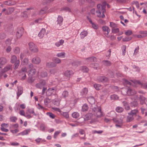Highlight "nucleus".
Returning a JSON list of instances; mask_svg holds the SVG:
<instances>
[{"label":"nucleus","mask_w":147,"mask_h":147,"mask_svg":"<svg viewBox=\"0 0 147 147\" xmlns=\"http://www.w3.org/2000/svg\"><path fill=\"white\" fill-rule=\"evenodd\" d=\"M7 62V59L4 58H0V67L1 68V66L5 65Z\"/></svg>","instance_id":"obj_20"},{"label":"nucleus","mask_w":147,"mask_h":147,"mask_svg":"<svg viewBox=\"0 0 147 147\" xmlns=\"http://www.w3.org/2000/svg\"><path fill=\"white\" fill-rule=\"evenodd\" d=\"M28 58H25L22 61L21 64L23 65H27L28 64Z\"/></svg>","instance_id":"obj_32"},{"label":"nucleus","mask_w":147,"mask_h":147,"mask_svg":"<svg viewBox=\"0 0 147 147\" xmlns=\"http://www.w3.org/2000/svg\"><path fill=\"white\" fill-rule=\"evenodd\" d=\"M19 127L18 124L17 123L14 124H11L10 125L9 128L10 129H16L17 128Z\"/></svg>","instance_id":"obj_41"},{"label":"nucleus","mask_w":147,"mask_h":147,"mask_svg":"<svg viewBox=\"0 0 147 147\" xmlns=\"http://www.w3.org/2000/svg\"><path fill=\"white\" fill-rule=\"evenodd\" d=\"M65 52H62L57 54L56 55V56L57 57L64 58L65 57Z\"/></svg>","instance_id":"obj_49"},{"label":"nucleus","mask_w":147,"mask_h":147,"mask_svg":"<svg viewBox=\"0 0 147 147\" xmlns=\"http://www.w3.org/2000/svg\"><path fill=\"white\" fill-rule=\"evenodd\" d=\"M13 50L15 54H19L20 53V49L19 47H16L13 49Z\"/></svg>","instance_id":"obj_52"},{"label":"nucleus","mask_w":147,"mask_h":147,"mask_svg":"<svg viewBox=\"0 0 147 147\" xmlns=\"http://www.w3.org/2000/svg\"><path fill=\"white\" fill-rule=\"evenodd\" d=\"M19 113L20 114V115L21 116H24L25 117L28 119H29L31 118H32L33 117V116L32 115H26L25 112L24 110H20V109H19Z\"/></svg>","instance_id":"obj_11"},{"label":"nucleus","mask_w":147,"mask_h":147,"mask_svg":"<svg viewBox=\"0 0 147 147\" xmlns=\"http://www.w3.org/2000/svg\"><path fill=\"white\" fill-rule=\"evenodd\" d=\"M108 115L109 117L112 118L113 119L116 118L115 117L117 116L115 112L113 111H111L108 113Z\"/></svg>","instance_id":"obj_19"},{"label":"nucleus","mask_w":147,"mask_h":147,"mask_svg":"<svg viewBox=\"0 0 147 147\" xmlns=\"http://www.w3.org/2000/svg\"><path fill=\"white\" fill-rule=\"evenodd\" d=\"M63 20V17L61 16H59L57 21V24H59V26L61 25L62 24Z\"/></svg>","instance_id":"obj_24"},{"label":"nucleus","mask_w":147,"mask_h":147,"mask_svg":"<svg viewBox=\"0 0 147 147\" xmlns=\"http://www.w3.org/2000/svg\"><path fill=\"white\" fill-rule=\"evenodd\" d=\"M31 129H28L22 132L20 134L22 136L28 134L30 132Z\"/></svg>","instance_id":"obj_30"},{"label":"nucleus","mask_w":147,"mask_h":147,"mask_svg":"<svg viewBox=\"0 0 147 147\" xmlns=\"http://www.w3.org/2000/svg\"><path fill=\"white\" fill-rule=\"evenodd\" d=\"M102 30L104 32H107V33H106L105 34V35L107 37H109V34L110 31V29L107 26H103L102 27Z\"/></svg>","instance_id":"obj_14"},{"label":"nucleus","mask_w":147,"mask_h":147,"mask_svg":"<svg viewBox=\"0 0 147 147\" xmlns=\"http://www.w3.org/2000/svg\"><path fill=\"white\" fill-rule=\"evenodd\" d=\"M33 114L35 116H36L37 115L35 113L33 109H28L26 111V115H30V114Z\"/></svg>","instance_id":"obj_25"},{"label":"nucleus","mask_w":147,"mask_h":147,"mask_svg":"<svg viewBox=\"0 0 147 147\" xmlns=\"http://www.w3.org/2000/svg\"><path fill=\"white\" fill-rule=\"evenodd\" d=\"M110 98L112 100H116L118 99V97L116 95L113 94L111 96Z\"/></svg>","instance_id":"obj_59"},{"label":"nucleus","mask_w":147,"mask_h":147,"mask_svg":"<svg viewBox=\"0 0 147 147\" xmlns=\"http://www.w3.org/2000/svg\"><path fill=\"white\" fill-rule=\"evenodd\" d=\"M46 129V126L45 124L42 123L40 125V129L42 131H44Z\"/></svg>","instance_id":"obj_48"},{"label":"nucleus","mask_w":147,"mask_h":147,"mask_svg":"<svg viewBox=\"0 0 147 147\" xmlns=\"http://www.w3.org/2000/svg\"><path fill=\"white\" fill-rule=\"evenodd\" d=\"M139 33L141 34L143 37H145L147 36V31H140Z\"/></svg>","instance_id":"obj_53"},{"label":"nucleus","mask_w":147,"mask_h":147,"mask_svg":"<svg viewBox=\"0 0 147 147\" xmlns=\"http://www.w3.org/2000/svg\"><path fill=\"white\" fill-rule=\"evenodd\" d=\"M116 111L118 113H121L123 110V109L121 107H117L115 109Z\"/></svg>","instance_id":"obj_47"},{"label":"nucleus","mask_w":147,"mask_h":147,"mask_svg":"<svg viewBox=\"0 0 147 147\" xmlns=\"http://www.w3.org/2000/svg\"><path fill=\"white\" fill-rule=\"evenodd\" d=\"M74 74L73 71L70 70H67L64 73V76L68 78H70L71 76Z\"/></svg>","instance_id":"obj_12"},{"label":"nucleus","mask_w":147,"mask_h":147,"mask_svg":"<svg viewBox=\"0 0 147 147\" xmlns=\"http://www.w3.org/2000/svg\"><path fill=\"white\" fill-rule=\"evenodd\" d=\"M88 109V107L86 104H84L82 106V111L83 112L86 111Z\"/></svg>","instance_id":"obj_34"},{"label":"nucleus","mask_w":147,"mask_h":147,"mask_svg":"<svg viewBox=\"0 0 147 147\" xmlns=\"http://www.w3.org/2000/svg\"><path fill=\"white\" fill-rule=\"evenodd\" d=\"M17 118L15 116L10 117H9V120L10 121L15 123L17 120Z\"/></svg>","instance_id":"obj_45"},{"label":"nucleus","mask_w":147,"mask_h":147,"mask_svg":"<svg viewBox=\"0 0 147 147\" xmlns=\"http://www.w3.org/2000/svg\"><path fill=\"white\" fill-rule=\"evenodd\" d=\"M57 71V69L56 68L51 69L50 71V73L51 74H54Z\"/></svg>","instance_id":"obj_63"},{"label":"nucleus","mask_w":147,"mask_h":147,"mask_svg":"<svg viewBox=\"0 0 147 147\" xmlns=\"http://www.w3.org/2000/svg\"><path fill=\"white\" fill-rule=\"evenodd\" d=\"M112 32L114 33H116L119 32V29L118 28H112Z\"/></svg>","instance_id":"obj_62"},{"label":"nucleus","mask_w":147,"mask_h":147,"mask_svg":"<svg viewBox=\"0 0 147 147\" xmlns=\"http://www.w3.org/2000/svg\"><path fill=\"white\" fill-rule=\"evenodd\" d=\"M92 113L96 117L100 118L103 116L104 115L100 107L94 108L92 109Z\"/></svg>","instance_id":"obj_3"},{"label":"nucleus","mask_w":147,"mask_h":147,"mask_svg":"<svg viewBox=\"0 0 147 147\" xmlns=\"http://www.w3.org/2000/svg\"><path fill=\"white\" fill-rule=\"evenodd\" d=\"M88 34V32L87 31H84L81 32L80 34V37L81 38L83 39Z\"/></svg>","instance_id":"obj_33"},{"label":"nucleus","mask_w":147,"mask_h":147,"mask_svg":"<svg viewBox=\"0 0 147 147\" xmlns=\"http://www.w3.org/2000/svg\"><path fill=\"white\" fill-rule=\"evenodd\" d=\"M131 37H126L123 38L122 40L125 42L131 40Z\"/></svg>","instance_id":"obj_61"},{"label":"nucleus","mask_w":147,"mask_h":147,"mask_svg":"<svg viewBox=\"0 0 147 147\" xmlns=\"http://www.w3.org/2000/svg\"><path fill=\"white\" fill-rule=\"evenodd\" d=\"M138 113V111L137 109L132 110L130 112L128 113V115L126 119V122L128 123L133 121L134 119V116H136Z\"/></svg>","instance_id":"obj_1"},{"label":"nucleus","mask_w":147,"mask_h":147,"mask_svg":"<svg viewBox=\"0 0 147 147\" xmlns=\"http://www.w3.org/2000/svg\"><path fill=\"white\" fill-rule=\"evenodd\" d=\"M145 98L142 96H140V102L141 104H143L145 103Z\"/></svg>","instance_id":"obj_39"},{"label":"nucleus","mask_w":147,"mask_h":147,"mask_svg":"<svg viewBox=\"0 0 147 147\" xmlns=\"http://www.w3.org/2000/svg\"><path fill=\"white\" fill-rule=\"evenodd\" d=\"M127 90L125 88H123L121 92L123 95H127Z\"/></svg>","instance_id":"obj_50"},{"label":"nucleus","mask_w":147,"mask_h":147,"mask_svg":"<svg viewBox=\"0 0 147 147\" xmlns=\"http://www.w3.org/2000/svg\"><path fill=\"white\" fill-rule=\"evenodd\" d=\"M101 4H98L97 5V8L98 10L96 11V16L99 18H104L105 17L104 13L106 12L105 9L100 8Z\"/></svg>","instance_id":"obj_2"},{"label":"nucleus","mask_w":147,"mask_h":147,"mask_svg":"<svg viewBox=\"0 0 147 147\" xmlns=\"http://www.w3.org/2000/svg\"><path fill=\"white\" fill-rule=\"evenodd\" d=\"M115 118H116L112 119L113 121L117 123L122 125L123 123V120L124 118V116L123 115H117Z\"/></svg>","instance_id":"obj_5"},{"label":"nucleus","mask_w":147,"mask_h":147,"mask_svg":"<svg viewBox=\"0 0 147 147\" xmlns=\"http://www.w3.org/2000/svg\"><path fill=\"white\" fill-rule=\"evenodd\" d=\"M124 84H126L127 85H131L135 87H137L138 84H141V82L138 80L131 81V82L126 80H124Z\"/></svg>","instance_id":"obj_4"},{"label":"nucleus","mask_w":147,"mask_h":147,"mask_svg":"<svg viewBox=\"0 0 147 147\" xmlns=\"http://www.w3.org/2000/svg\"><path fill=\"white\" fill-rule=\"evenodd\" d=\"M88 92V90L86 88H84L80 92V94L84 97L87 94Z\"/></svg>","instance_id":"obj_21"},{"label":"nucleus","mask_w":147,"mask_h":147,"mask_svg":"<svg viewBox=\"0 0 147 147\" xmlns=\"http://www.w3.org/2000/svg\"><path fill=\"white\" fill-rule=\"evenodd\" d=\"M18 92L17 93V95L19 97L23 92V88L21 86H19L18 87Z\"/></svg>","instance_id":"obj_22"},{"label":"nucleus","mask_w":147,"mask_h":147,"mask_svg":"<svg viewBox=\"0 0 147 147\" xmlns=\"http://www.w3.org/2000/svg\"><path fill=\"white\" fill-rule=\"evenodd\" d=\"M31 62L32 63L36 64H39L41 60L40 58L38 57H35L33 58L32 61Z\"/></svg>","instance_id":"obj_15"},{"label":"nucleus","mask_w":147,"mask_h":147,"mask_svg":"<svg viewBox=\"0 0 147 147\" xmlns=\"http://www.w3.org/2000/svg\"><path fill=\"white\" fill-rule=\"evenodd\" d=\"M80 116L79 113L77 112H75L73 113L72 114V117L75 119L78 118Z\"/></svg>","instance_id":"obj_35"},{"label":"nucleus","mask_w":147,"mask_h":147,"mask_svg":"<svg viewBox=\"0 0 147 147\" xmlns=\"http://www.w3.org/2000/svg\"><path fill=\"white\" fill-rule=\"evenodd\" d=\"M122 49L123 51V55L124 56L125 55L126 53V46L125 45H123L122 47Z\"/></svg>","instance_id":"obj_60"},{"label":"nucleus","mask_w":147,"mask_h":147,"mask_svg":"<svg viewBox=\"0 0 147 147\" xmlns=\"http://www.w3.org/2000/svg\"><path fill=\"white\" fill-rule=\"evenodd\" d=\"M33 65L32 63H30L27 68H28L30 69V70L29 71L28 76H33L36 73V70L35 69H32L33 67Z\"/></svg>","instance_id":"obj_8"},{"label":"nucleus","mask_w":147,"mask_h":147,"mask_svg":"<svg viewBox=\"0 0 147 147\" xmlns=\"http://www.w3.org/2000/svg\"><path fill=\"white\" fill-rule=\"evenodd\" d=\"M47 76V73L46 71H42L40 74V76L42 78H45Z\"/></svg>","instance_id":"obj_55"},{"label":"nucleus","mask_w":147,"mask_h":147,"mask_svg":"<svg viewBox=\"0 0 147 147\" xmlns=\"http://www.w3.org/2000/svg\"><path fill=\"white\" fill-rule=\"evenodd\" d=\"M60 114L66 119L68 118L69 117V115L68 112H61Z\"/></svg>","instance_id":"obj_42"},{"label":"nucleus","mask_w":147,"mask_h":147,"mask_svg":"<svg viewBox=\"0 0 147 147\" xmlns=\"http://www.w3.org/2000/svg\"><path fill=\"white\" fill-rule=\"evenodd\" d=\"M12 69V65H6L2 70V72L3 73L9 70H11Z\"/></svg>","instance_id":"obj_17"},{"label":"nucleus","mask_w":147,"mask_h":147,"mask_svg":"<svg viewBox=\"0 0 147 147\" xmlns=\"http://www.w3.org/2000/svg\"><path fill=\"white\" fill-rule=\"evenodd\" d=\"M106 5V2L105 1H104L102 3V5L101 4L100 8L102 9H105Z\"/></svg>","instance_id":"obj_64"},{"label":"nucleus","mask_w":147,"mask_h":147,"mask_svg":"<svg viewBox=\"0 0 147 147\" xmlns=\"http://www.w3.org/2000/svg\"><path fill=\"white\" fill-rule=\"evenodd\" d=\"M53 104L57 106H59V101L57 99H54L53 100Z\"/></svg>","instance_id":"obj_58"},{"label":"nucleus","mask_w":147,"mask_h":147,"mask_svg":"<svg viewBox=\"0 0 147 147\" xmlns=\"http://www.w3.org/2000/svg\"><path fill=\"white\" fill-rule=\"evenodd\" d=\"M46 34V30L45 28H42L38 34V36L40 38L43 37Z\"/></svg>","instance_id":"obj_18"},{"label":"nucleus","mask_w":147,"mask_h":147,"mask_svg":"<svg viewBox=\"0 0 147 147\" xmlns=\"http://www.w3.org/2000/svg\"><path fill=\"white\" fill-rule=\"evenodd\" d=\"M24 33V29L22 27L19 28L16 33V35L17 39L20 38Z\"/></svg>","instance_id":"obj_9"},{"label":"nucleus","mask_w":147,"mask_h":147,"mask_svg":"<svg viewBox=\"0 0 147 147\" xmlns=\"http://www.w3.org/2000/svg\"><path fill=\"white\" fill-rule=\"evenodd\" d=\"M92 116V113H89L86 115L84 117V120H88L91 119Z\"/></svg>","instance_id":"obj_28"},{"label":"nucleus","mask_w":147,"mask_h":147,"mask_svg":"<svg viewBox=\"0 0 147 147\" xmlns=\"http://www.w3.org/2000/svg\"><path fill=\"white\" fill-rule=\"evenodd\" d=\"M110 26L112 28H117L118 27L117 24L113 22H110Z\"/></svg>","instance_id":"obj_57"},{"label":"nucleus","mask_w":147,"mask_h":147,"mask_svg":"<svg viewBox=\"0 0 147 147\" xmlns=\"http://www.w3.org/2000/svg\"><path fill=\"white\" fill-rule=\"evenodd\" d=\"M29 49L32 52H37L38 51L37 47L33 42H30L28 44Z\"/></svg>","instance_id":"obj_7"},{"label":"nucleus","mask_w":147,"mask_h":147,"mask_svg":"<svg viewBox=\"0 0 147 147\" xmlns=\"http://www.w3.org/2000/svg\"><path fill=\"white\" fill-rule=\"evenodd\" d=\"M69 95V93L66 90L63 92L62 93V96L63 98H65L68 97Z\"/></svg>","instance_id":"obj_37"},{"label":"nucleus","mask_w":147,"mask_h":147,"mask_svg":"<svg viewBox=\"0 0 147 147\" xmlns=\"http://www.w3.org/2000/svg\"><path fill=\"white\" fill-rule=\"evenodd\" d=\"M14 11L13 8L9 7L7 9L6 11L5 12V14L9 15L11 14Z\"/></svg>","instance_id":"obj_29"},{"label":"nucleus","mask_w":147,"mask_h":147,"mask_svg":"<svg viewBox=\"0 0 147 147\" xmlns=\"http://www.w3.org/2000/svg\"><path fill=\"white\" fill-rule=\"evenodd\" d=\"M97 80L100 82H106L108 81V79L106 77L103 76H98L97 78Z\"/></svg>","instance_id":"obj_13"},{"label":"nucleus","mask_w":147,"mask_h":147,"mask_svg":"<svg viewBox=\"0 0 147 147\" xmlns=\"http://www.w3.org/2000/svg\"><path fill=\"white\" fill-rule=\"evenodd\" d=\"M19 64L20 61L19 60H18L14 64L13 66V69H17L19 66Z\"/></svg>","instance_id":"obj_43"},{"label":"nucleus","mask_w":147,"mask_h":147,"mask_svg":"<svg viewBox=\"0 0 147 147\" xmlns=\"http://www.w3.org/2000/svg\"><path fill=\"white\" fill-rule=\"evenodd\" d=\"M94 87L97 90H99L101 88V85L98 84H95L94 85Z\"/></svg>","instance_id":"obj_51"},{"label":"nucleus","mask_w":147,"mask_h":147,"mask_svg":"<svg viewBox=\"0 0 147 147\" xmlns=\"http://www.w3.org/2000/svg\"><path fill=\"white\" fill-rule=\"evenodd\" d=\"M127 95L128 96L134 95L136 93V91L131 88H128L127 89Z\"/></svg>","instance_id":"obj_16"},{"label":"nucleus","mask_w":147,"mask_h":147,"mask_svg":"<svg viewBox=\"0 0 147 147\" xmlns=\"http://www.w3.org/2000/svg\"><path fill=\"white\" fill-rule=\"evenodd\" d=\"M17 58L16 56L13 55L12 56L11 58V62L12 63H13L17 61Z\"/></svg>","instance_id":"obj_36"},{"label":"nucleus","mask_w":147,"mask_h":147,"mask_svg":"<svg viewBox=\"0 0 147 147\" xmlns=\"http://www.w3.org/2000/svg\"><path fill=\"white\" fill-rule=\"evenodd\" d=\"M87 100L88 102L91 104H94L95 102V99L92 96H90L88 97Z\"/></svg>","instance_id":"obj_26"},{"label":"nucleus","mask_w":147,"mask_h":147,"mask_svg":"<svg viewBox=\"0 0 147 147\" xmlns=\"http://www.w3.org/2000/svg\"><path fill=\"white\" fill-rule=\"evenodd\" d=\"M27 68L26 66H24L22 68L19 72L20 75L22 76L21 78L22 80H24L26 78V73L27 72Z\"/></svg>","instance_id":"obj_6"},{"label":"nucleus","mask_w":147,"mask_h":147,"mask_svg":"<svg viewBox=\"0 0 147 147\" xmlns=\"http://www.w3.org/2000/svg\"><path fill=\"white\" fill-rule=\"evenodd\" d=\"M53 61L55 63L57 64L60 63L61 62V60L60 59L56 57L54 58Z\"/></svg>","instance_id":"obj_54"},{"label":"nucleus","mask_w":147,"mask_h":147,"mask_svg":"<svg viewBox=\"0 0 147 147\" xmlns=\"http://www.w3.org/2000/svg\"><path fill=\"white\" fill-rule=\"evenodd\" d=\"M62 11H64L66 12H71V9L70 8L68 7H64L61 9Z\"/></svg>","instance_id":"obj_31"},{"label":"nucleus","mask_w":147,"mask_h":147,"mask_svg":"<svg viewBox=\"0 0 147 147\" xmlns=\"http://www.w3.org/2000/svg\"><path fill=\"white\" fill-rule=\"evenodd\" d=\"M64 41L63 40H61L59 41L56 42L55 45L57 47L60 46V45H62L64 43Z\"/></svg>","instance_id":"obj_38"},{"label":"nucleus","mask_w":147,"mask_h":147,"mask_svg":"<svg viewBox=\"0 0 147 147\" xmlns=\"http://www.w3.org/2000/svg\"><path fill=\"white\" fill-rule=\"evenodd\" d=\"M86 60L89 62L96 61L97 58L95 57H92L86 59Z\"/></svg>","instance_id":"obj_23"},{"label":"nucleus","mask_w":147,"mask_h":147,"mask_svg":"<svg viewBox=\"0 0 147 147\" xmlns=\"http://www.w3.org/2000/svg\"><path fill=\"white\" fill-rule=\"evenodd\" d=\"M56 66V65L53 62H48L46 64V66L49 68L55 67Z\"/></svg>","instance_id":"obj_27"},{"label":"nucleus","mask_w":147,"mask_h":147,"mask_svg":"<svg viewBox=\"0 0 147 147\" xmlns=\"http://www.w3.org/2000/svg\"><path fill=\"white\" fill-rule=\"evenodd\" d=\"M29 77L27 79V81L29 83H32L34 80L33 79V77L32 76H28Z\"/></svg>","instance_id":"obj_44"},{"label":"nucleus","mask_w":147,"mask_h":147,"mask_svg":"<svg viewBox=\"0 0 147 147\" xmlns=\"http://www.w3.org/2000/svg\"><path fill=\"white\" fill-rule=\"evenodd\" d=\"M46 85L45 80H40V82L36 85V87L38 88L41 89L43 86Z\"/></svg>","instance_id":"obj_10"},{"label":"nucleus","mask_w":147,"mask_h":147,"mask_svg":"<svg viewBox=\"0 0 147 147\" xmlns=\"http://www.w3.org/2000/svg\"><path fill=\"white\" fill-rule=\"evenodd\" d=\"M138 105V103L137 101H133L130 103V105L131 107H135Z\"/></svg>","instance_id":"obj_46"},{"label":"nucleus","mask_w":147,"mask_h":147,"mask_svg":"<svg viewBox=\"0 0 147 147\" xmlns=\"http://www.w3.org/2000/svg\"><path fill=\"white\" fill-rule=\"evenodd\" d=\"M81 69L84 72H87L89 71L88 68L86 66H82Z\"/></svg>","instance_id":"obj_56"},{"label":"nucleus","mask_w":147,"mask_h":147,"mask_svg":"<svg viewBox=\"0 0 147 147\" xmlns=\"http://www.w3.org/2000/svg\"><path fill=\"white\" fill-rule=\"evenodd\" d=\"M102 62L104 65L107 66H110L111 64V62L107 60L103 61Z\"/></svg>","instance_id":"obj_40"}]
</instances>
